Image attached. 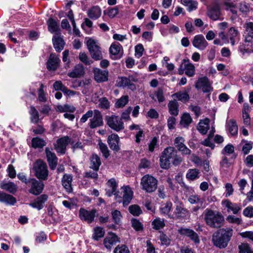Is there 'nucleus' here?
I'll use <instances>...</instances> for the list:
<instances>
[{"label": "nucleus", "mask_w": 253, "mask_h": 253, "mask_svg": "<svg viewBox=\"0 0 253 253\" xmlns=\"http://www.w3.org/2000/svg\"><path fill=\"white\" fill-rule=\"evenodd\" d=\"M182 161L180 156L177 155L176 150L172 147H168L163 151L160 157V165L163 169H168L172 163L177 166Z\"/></svg>", "instance_id": "f257e3e1"}, {"label": "nucleus", "mask_w": 253, "mask_h": 253, "mask_svg": "<svg viewBox=\"0 0 253 253\" xmlns=\"http://www.w3.org/2000/svg\"><path fill=\"white\" fill-rule=\"evenodd\" d=\"M233 229L231 228H220L212 236L213 245L219 249L225 248L233 235Z\"/></svg>", "instance_id": "f03ea898"}, {"label": "nucleus", "mask_w": 253, "mask_h": 253, "mask_svg": "<svg viewBox=\"0 0 253 253\" xmlns=\"http://www.w3.org/2000/svg\"><path fill=\"white\" fill-rule=\"evenodd\" d=\"M204 220L212 228H220L224 223L223 216L218 211L207 209L204 211Z\"/></svg>", "instance_id": "7ed1b4c3"}, {"label": "nucleus", "mask_w": 253, "mask_h": 253, "mask_svg": "<svg viewBox=\"0 0 253 253\" xmlns=\"http://www.w3.org/2000/svg\"><path fill=\"white\" fill-rule=\"evenodd\" d=\"M141 189L148 193H151L156 190L158 187V180L149 174L144 175L141 179Z\"/></svg>", "instance_id": "20e7f679"}, {"label": "nucleus", "mask_w": 253, "mask_h": 253, "mask_svg": "<svg viewBox=\"0 0 253 253\" xmlns=\"http://www.w3.org/2000/svg\"><path fill=\"white\" fill-rule=\"evenodd\" d=\"M33 169L35 176L41 180H45L47 179L48 170L45 163L41 160H37L33 165Z\"/></svg>", "instance_id": "39448f33"}, {"label": "nucleus", "mask_w": 253, "mask_h": 253, "mask_svg": "<svg viewBox=\"0 0 253 253\" xmlns=\"http://www.w3.org/2000/svg\"><path fill=\"white\" fill-rule=\"evenodd\" d=\"M178 71V74L180 75H183L184 72L187 76L192 77L195 74V67L192 63L189 62V59H184L182 60Z\"/></svg>", "instance_id": "423d86ee"}, {"label": "nucleus", "mask_w": 253, "mask_h": 253, "mask_svg": "<svg viewBox=\"0 0 253 253\" xmlns=\"http://www.w3.org/2000/svg\"><path fill=\"white\" fill-rule=\"evenodd\" d=\"M105 120L107 125L116 131H119L124 128V123L118 116H106Z\"/></svg>", "instance_id": "0eeeda50"}, {"label": "nucleus", "mask_w": 253, "mask_h": 253, "mask_svg": "<svg viewBox=\"0 0 253 253\" xmlns=\"http://www.w3.org/2000/svg\"><path fill=\"white\" fill-rule=\"evenodd\" d=\"M88 49L91 57L95 60H99L103 58L100 47L97 44L96 42L89 39L86 42Z\"/></svg>", "instance_id": "6e6552de"}, {"label": "nucleus", "mask_w": 253, "mask_h": 253, "mask_svg": "<svg viewBox=\"0 0 253 253\" xmlns=\"http://www.w3.org/2000/svg\"><path fill=\"white\" fill-rule=\"evenodd\" d=\"M197 89H201L203 92L209 93L213 90L211 84L207 77H203L198 79L195 84Z\"/></svg>", "instance_id": "1a4fd4ad"}, {"label": "nucleus", "mask_w": 253, "mask_h": 253, "mask_svg": "<svg viewBox=\"0 0 253 253\" xmlns=\"http://www.w3.org/2000/svg\"><path fill=\"white\" fill-rule=\"evenodd\" d=\"M108 188L106 189V194L108 197H111L113 195H115L116 199H119L118 201L121 202V196L119 195V192L117 191L118 186L117 182L114 178L109 179L107 182Z\"/></svg>", "instance_id": "9d476101"}, {"label": "nucleus", "mask_w": 253, "mask_h": 253, "mask_svg": "<svg viewBox=\"0 0 253 253\" xmlns=\"http://www.w3.org/2000/svg\"><path fill=\"white\" fill-rule=\"evenodd\" d=\"M70 142V139L68 136H63L59 138L54 144L55 150L58 153L65 154L66 147Z\"/></svg>", "instance_id": "9b49d317"}, {"label": "nucleus", "mask_w": 253, "mask_h": 253, "mask_svg": "<svg viewBox=\"0 0 253 253\" xmlns=\"http://www.w3.org/2000/svg\"><path fill=\"white\" fill-rule=\"evenodd\" d=\"M103 125V118L101 112L98 110H94V115L89 120V126L91 128H95L101 126Z\"/></svg>", "instance_id": "f8f14e48"}, {"label": "nucleus", "mask_w": 253, "mask_h": 253, "mask_svg": "<svg viewBox=\"0 0 253 253\" xmlns=\"http://www.w3.org/2000/svg\"><path fill=\"white\" fill-rule=\"evenodd\" d=\"M188 213V210L184 207L182 204L180 203L176 206L173 214L169 215V217L171 219H180L184 218Z\"/></svg>", "instance_id": "ddd939ff"}, {"label": "nucleus", "mask_w": 253, "mask_h": 253, "mask_svg": "<svg viewBox=\"0 0 253 253\" xmlns=\"http://www.w3.org/2000/svg\"><path fill=\"white\" fill-rule=\"evenodd\" d=\"M29 183L31 184V188L29 190L30 193L35 195H38L42 192L44 184L42 182L38 181L36 179L32 178L29 180Z\"/></svg>", "instance_id": "4468645a"}, {"label": "nucleus", "mask_w": 253, "mask_h": 253, "mask_svg": "<svg viewBox=\"0 0 253 253\" xmlns=\"http://www.w3.org/2000/svg\"><path fill=\"white\" fill-rule=\"evenodd\" d=\"M178 233L182 236L189 237L196 244H198L200 243L198 234L192 229L182 227L178 230Z\"/></svg>", "instance_id": "2eb2a0df"}, {"label": "nucleus", "mask_w": 253, "mask_h": 253, "mask_svg": "<svg viewBox=\"0 0 253 253\" xmlns=\"http://www.w3.org/2000/svg\"><path fill=\"white\" fill-rule=\"evenodd\" d=\"M193 45L201 50H204L208 45V43L202 35H196L192 41Z\"/></svg>", "instance_id": "dca6fc26"}, {"label": "nucleus", "mask_w": 253, "mask_h": 253, "mask_svg": "<svg viewBox=\"0 0 253 253\" xmlns=\"http://www.w3.org/2000/svg\"><path fill=\"white\" fill-rule=\"evenodd\" d=\"M107 142L111 150L115 152L120 150L119 146L120 138L118 134H112L110 135L107 139Z\"/></svg>", "instance_id": "f3484780"}, {"label": "nucleus", "mask_w": 253, "mask_h": 253, "mask_svg": "<svg viewBox=\"0 0 253 253\" xmlns=\"http://www.w3.org/2000/svg\"><path fill=\"white\" fill-rule=\"evenodd\" d=\"M208 16L212 20L215 21L219 19L221 15V10L217 4H213L208 9Z\"/></svg>", "instance_id": "a211bd4d"}, {"label": "nucleus", "mask_w": 253, "mask_h": 253, "mask_svg": "<svg viewBox=\"0 0 253 253\" xmlns=\"http://www.w3.org/2000/svg\"><path fill=\"white\" fill-rule=\"evenodd\" d=\"M94 78L97 83L106 82L108 80V71L107 70H101L99 68L93 69Z\"/></svg>", "instance_id": "6ab92c4d"}, {"label": "nucleus", "mask_w": 253, "mask_h": 253, "mask_svg": "<svg viewBox=\"0 0 253 253\" xmlns=\"http://www.w3.org/2000/svg\"><path fill=\"white\" fill-rule=\"evenodd\" d=\"M95 211L92 210L90 211L81 209L79 211V216L82 220L91 223L94 220L95 215Z\"/></svg>", "instance_id": "aec40b11"}, {"label": "nucleus", "mask_w": 253, "mask_h": 253, "mask_svg": "<svg viewBox=\"0 0 253 253\" xmlns=\"http://www.w3.org/2000/svg\"><path fill=\"white\" fill-rule=\"evenodd\" d=\"M123 196V204L124 207L127 206L130 202L133 197V192L130 188L128 186H123L122 187Z\"/></svg>", "instance_id": "412c9836"}, {"label": "nucleus", "mask_w": 253, "mask_h": 253, "mask_svg": "<svg viewBox=\"0 0 253 253\" xmlns=\"http://www.w3.org/2000/svg\"><path fill=\"white\" fill-rule=\"evenodd\" d=\"M45 151L49 166L51 169L53 170L56 168L57 164V158L48 148H46Z\"/></svg>", "instance_id": "4be33fe9"}, {"label": "nucleus", "mask_w": 253, "mask_h": 253, "mask_svg": "<svg viewBox=\"0 0 253 253\" xmlns=\"http://www.w3.org/2000/svg\"><path fill=\"white\" fill-rule=\"evenodd\" d=\"M60 59L54 54H51L47 62V68L51 71L57 69L60 63Z\"/></svg>", "instance_id": "5701e85b"}, {"label": "nucleus", "mask_w": 253, "mask_h": 253, "mask_svg": "<svg viewBox=\"0 0 253 253\" xmlns=\"http://www.w3.org/2000/svg\"><path fill=\"white\" fill-rule=\"evenodd\" d=\"M119 242L118 237L114 234H110L106 237L103 241V244L106 249L110 250L112 247Z\"/></svg>", "instance_id": "b1692460"}, {"label": "nucleus", "mask_w": 253, "mask_h": 253, "mask_svg": "<svg viewBox=\"0 0 253 253\" xmlns=\"http://www.w3.org/2000/svg\"><path fill=\"white\" fill-rule=\"evenodd\" d=\"M117 84L120 87H127L131 90L136 89V86L134 84H132L126 77H120L117 81Z\"/></svg>", "instance_id": "393cba45"}, {"label": "nucleus", "mask_w": 253, "mask_h": 253, "mask_svg": "<svg viewBox=\"0 0 253 253\" xmlns=\"http://www.w3.org/2000/svg\"><path fill=\"white\" fill-rule=\"evenodd\" d=\"M226 126L227 130L232 136H235L237 134L238 127L235 120L230 119L226 120Z\"/></svg>", "instance_id": "a878e982"}, {"label": "nucleus", "mask_w": 253, "mask_h": 253, "mask_svg": "<svg viewBox=\"0 0 253 253\" xmlns=\"http://www.w3.org/2000/svg\"><path fill=\"white\" fill-rule=\"evenodd\" d=\"M123 48L122 45L119 43H112L109 48L110 53L117 58H120L123 55Z\"/></svg>", "instance_id": "bb28decb"}, {"label": "nucleus", "mask_w": 253, "mask_h": 253, "mask_svg": "<svg viewBox=\"0 0 253 253\" xmlns=\"http://www.w3.org/2000/svg\"><path fill=\"white\" fill-rule=\"evenodd\" d=\"M73 177L71 175L65 174L62 178V184L67 192L71 193L72 192V182Z\"/></svg>", "instance_id": "cd10ccee"}, {"label": "nucleus", "mask_w": 253, "mask_h": 253, "mask_svg": "<svg viewBox=\"0 0 253 253\" xmlns=\"http://www.w3.org/2000/svg\"><path fill=\"white\" fill-rule=\"evenodd\" d=\"M87 15L91 19L96 20L101 16V9L98 6H93L88 9Z\"/></svg>", "instance_id": "c85d7f7f"}, {"label": "nucleus", "mask_w": 253, "mask_h": 253, "mask_svg": "<svg viewBox=\"0 0 253 253\" xmlns=\"http://www.w3.org/2000/svg\"><path fill=\"white\" fill-rule=\"evenodd\" d=\"M47 198L48 196L46 195L42 194L34 202L30 203V206L40 210L43 207V204L47 201Z\"/></svg>", "instance_id": "c756f323"}, {"label": "nucleus", "mask_w": 253, "mask_h": 253, "mask_svg": "<svg viewBox=\"0 0 253 253\" xmlns=\"http://www.w3.org/2000/svg\"><path fill=\"white\" fill-rule=\"evenodd\" d=\"M0 188L1 189L7 191L11 194H15L17 191V186L13 182H9L7 183L1 182L0 184Z\"/></svg>", "instance_id": "7c9ffc66"}, {"label": "nucleus", "mask_w": 253, "mask_h": 253, "mask_svg": "<svg viewBox=\"0 0 253 253\" xmlns=\"http://www.w3.org/2000/svg\"><path fill=\"white\" fill-rule=\"evenodd\" d=\"M210 120L206 118L203 120H200L197 126V129L202 134L207 133L210 128Z\"/></svg>", "instance_id": "2f4dec72"}, {"label": "nucleus", "mask_w": 253, "mask_h": 253, "mask_svg": "<svg viewBox=\"0 0 253 253\" xmlns=\"http://www.w3.org/2000/svg\"><path fill=\"white\" fill-rule=\"evenodd\" d=\"M54 47L57 52H60L63 49L65 42L62 38L58 36H54L52 38Z\"/></svg>", "instance_id": "473e14b6"}, {"label": "nucleus", "mask_w": 253, "mask_h": 253, "mask_svg": "<svg viewBox=\"0 0 253 253\" xmlns=\"http://www.w3.org/2000/svg\"><path fill=\"white\" fill-rule=\"evenodd\" d=\"M84 74V69L82 65H77L75 67L72 72L68 73V76L70 78H79Z\"/></svg>", "instance_id": "72a5a7b5"}, {"label": "nucleus", "mask_w": 253, "mask_h": 253, "mask_svg": "<svg viewBox=\"0 0 253 253\" xmlns=\"http://www.w3.org/2000/svg\"><path fill=\"white\" fill-rule=\"evenodd\" d=\"M222 203L229 210L232 211L234 214H237L241 210L239 205L233 204L228 200L223 201Z\"/></svg>", "instance_id": "f704fd0d"}, {"label": "nucleus", "mask_w": 253, "mask_h": 253, "mask_svg": "<svg viewBox=\"0 0 253 253\" xmlns=\"http://www.w3.org/2000/svg\"><path fill=\"white\" fill-rule=\"evenodd\" d=\"M101 164L100 157L96 154H92L90 159V168L97 171Z\"/></svg>", "instance_id": "c9c22d12"}, {"label": "nucleus", "mask_w": 253, "mask_h": 253, "mask_svg": "<svg viewBox=\"0 0 253 253\" xmlns=\"http://www.w3.org/2000/svg\"><path fill=\"white\" fill-rule=\"evenodd\" d=\"M181 3L187 7V10L191 12L197 8L198 2L195 0H181Z\"/></svg>", "instance_id": "e433bc0d"}, {"label": "nucleus", "mask_w": 253, "mask_h": 253, "mask_svg": "<svg viewBox=\"0 0 253 253\" xmlns=\"http://www.w3.org/2000/svg\"><path fill=\"white\" fill-rule=\"evenodd\" d=\"M200 171L197 169H188L186 177L189 180L193 181L200 177Z\"/></svg>", "instance_id": "4c0bfd02"}, {"label": "nucleus", "mask_w": 253, "mask_h": 253, "mask_svg": "<svg viewBox=\"0 0 253 253\" xmlns=\"http://www.w3.org/2000/svg\"><path fill=\"white\" fill-rule=\"evenodd\" d=\"M29 113L31 122L34 124H38L40 120L39 113L34 106H30Z\"/></svg>", "instance_id": "58836bf2"}, {"label": "nucleus", "mask_w": 253, "mask_h": 253, "mask_svg": "<svg viewBox=\"0 0 253 253\" xmlns=\"http://www.w3.org/2000/svg\"><path fill=\"white\" fill-rule=\"evenodd\" d=\"M168 108L170 114L174 116L178 114V103L176 100L170 101L168 104Z\"/></svg>", "instance_id": "ea45409f"}, {"label": "nucleus", "mask_w": 253, "mask_h": 253, "mask_svg": "<svg viewBox=\"0 0 253 253\" xmlns=\"http://www.w3.org/2000/svg\"><path fill=\"white\" fill-rule=\"evenodd\" d=\"M172 207V204L171 202H167L166 203L163 204L160 209V213L163 215H167L169 216Z\"/></svg>", "instance_id": "a19ab883"}, {"label": "nucleus", "mask_w": 253, "mask_h": 253, "mask_svg": "<svg viewBox=\"0 0 253 253\" xmlns=\"http://www.w3.org/2000/svg\"><path fill=\"white\" fill-rule=\"evenodd\" d=\"M173 96L183 103L188 101L190 99L189 95L186 91H178L173 94Z\"/></svg>", "instance_id": "79ce46f5"}, {"label": "nucleus", "mask_w": 253, "mask_h": 253, "mask_svg": "<svg viewBox=\"0 0 253 253\" xmlns=\"http://www.w3.org/2000/svg\"><path fill=\"white\" fill-rule=\"evenodd\" d=\"M46 143L42 138L39 137H34L32 140V146L33 148H42L45 146Z\"/></svg>", "instance_id": "37998d69"}, {"label": "nucleus", "mask_w": 253, "mask_h": 253, "mask_svg": "<svg viewBox=\"0 0 253 253\" xmlns=\"http://www.w3.org/2000/svg\"><path fill=\"white\" fill-rule=\"evenodd\" d=\"M48 28L51 33H54L59 29V25L57 21L52 18H50L47 22Z\"/></svg>", "instance_id": "c03bdc74"}, {"label": "nucleus", "mask_w": 253, "mask_h": 253, "mask_svg": "<svg viewBox=\"0 0 253 253\" xmlns=\"http://www.w3.org/2000/svg\"><path fill=\"white\" fill-rule=\"evenodd\" d=\"M111 215L112 219L115 223L118 225L121 223V220L123 216L119 211L117 210L112 211H111Z\"/></svg>", "instance_id": "a18cd8bd"}, {"label": "nucleus", "mask_w": 253, "mask_h": 253, "mask_svg": "<svg viewBox=\"0 0 253 253\" xmlns=\"http://www.w3.org/2000/svg\"><path fill=\"white\" fill-rule=\"evenodd\" d=\"M153 228L156 230L163 228L165 226V220L160 218L155 219L152 222Z\"/></svg>", "instance_id": "49530a36"}, {"label": "nucleus", "mask_w": 253, "mask_h": 253, "mask_svg": "<svg viewBox=\"0 0 253 253\" xmlns=\"http://www.w3.org/2000/svg\"><path fill=\"white\" fill-rule=\"evenodd\" d=\"M128 210L129 212L134 216H139L142 212L140 207L137 205L130 206Z\"/></svg>", "instance_id": "de8ad7c7"}, {"label": "nucleus", "mask_w": 253, "mask_h": 253, "mask_svg": "<svg viewBox=\"0 0 253 253\" xmlns=\"http://www.w3.org/2000/svg\"><path fill=\"white\" fill-rule=\"evenodd\" d=\"M238 253H253V251L247 243H242L238 246Z\"/></svg>", "instance_id": "09e8293b"}, {"label": "nucleus", "mask_w": 253, "mask_h": 253, "mask_svg": "<svg viewBox=\"0 0 253 253\" xmlns=\"http://www.w3.org/2000/svg\"><path fill=\"white\" fill-rule=\"evenodd\" d=\"M98 146L100 150L103 154V156L106 159L107 158L110 156V152L107 146L105 143L100 141L98 143Z\"/></svg>", "instance_id": "8fccbe9b"}, {"label": "nucleus", "mask_w": 253, "mask_h": 253, "mask_svg": "<svg viewBox=\"0 0 253 253\" xmlns=\"http://www.w3.org/2000/svg\"><path fill=\"white\" fill-rule=\"evenodd\" d=\"M44 85L41 84L40 87L38 90V100L40 102H45L47 101V98L45 96V94L43 91Z\"/></svg>", "instance_id": "3c124183"}, {"label": "nucleus", "mask_w": 253, "mask_h": 253, "mask_svg": "<svg viewBox=\"0 0 253 253\" xmlns=\"http://www.w3.org/2000/svg\"><path fill=\"white\" fill-rule=\"evenodd\" d=\"M53 86L54 88L56 90H60L62 91L63 92H66L67 91H70V92H72L73 93H74V91H70L69 90H68V88L65 86H64L62 84V82L60 81H56L54 83Z\"/></svg>", "instance_id": "603ef678"}, {"label": "nucleus", "mask_w": 253, "mask_h": 253, "mask_svg": "<svg viewBox=\"0 0 253 253\" xmlns=\"http://www.w3.org/2000/svg\"><path fill=\"white\" fill-rule=\"evenodd\" d=\"M105 231L103 229L100 227H97L94 229L93 239L98 240L99 238L104 236Z\"/></svg>", "instance_id": "864d4df0"}, {"label": "nucleus", "mask_w": 253, "mask_h": 253, "mask_svg": "<svg viewBox=\"0 0 253 253\" xmlns=\"http://www.w3.org/2000/svg\"><path fill=\"white\" fill-rule=\"evenodd\" d=\"M128 102V96L127 95H124L117 101L116 106L118 108H122L124 107Z\"/></svg>", "instance_id": "5fc2aeb1"}, {"label": "nucleus", "mask_w": 253, "mask_h": 253, "mask_svg": "<svg viewBox=\"0 0 253 253\" xmlns=\"http://www.w3.org/2000/svg\"><path fill=\"white\" fill-rule=\"evenodd\" d=\"M192 120L189 114L184 113L181 118L180 123L184 126L186 127L191 123Z\"/></svg>", "instance_id": "6e6d98bb"}, {"label": "nucleus", "mask_w": 253, "mask_h": 253, "mask_svg": "<svg viewBox=\"0 0 253 253\" xmlns=\"http://www.w3.org/2000/svg\"><path fill=\"white\" fill-rule=\"evenodd\" d=\"M238 35V31L234 28H231L228 32V35L230 38V42L232 45L235 44V38L237 37Z\"/></svg>", "instance_id": "4d7b16f0"}, {"label": "nucleus", "mask_w": 253, "mask_h": 253, "mask_svg": "<svg viewBox=\"0 0 253 253\" xmlns=\"http://www.w3.org/2000/svg\"><path fill=\"white\" fill-rule=\"evenodd\" d=\"M16 199L12 195L7 194L2 203L8 205H14L16 203Z\"/></svg>", "instance_id": "13d9d810"}, {"label": "nucleus", "mask_w": 253, "mask_h": 253, "mask_svg": "<svg viewBox=\"0 0 253 253\" xmlns=\"http://www.w3.org/2000/svg\"><path fill=\"white\" fill-rule=\"evenodd\" d=\"M224 4L225 6L226 10L230 11L233 14H237V10L236 6L233 3L225 2Z\"/></svg>", "instance_id": "bf43d9fd"}, {"label": "nucleus", "mask_w": 253, "mask_h": 253, "mask_svg": "<svg viewBox=\"0 0 253 253\" xmlns=\"http://www.w3.org/2000/svg\"><path fill=\"white\" fill-rule=\"evenodd\" d=\"M79 59L85 65H90L92 63V60L89 59L88 57L84 52H81L80 53Z\"/></svg>", "instance_id": "052dcab7"}, {"label": "nucleus", "mask_w": 253, "mask_h": 253, "mask_svg": "<svg viewBox=\"0 0 253 253\" xmlns=\"http://www.w3.org/2000/svg\"><path fill=\"white\" fill-rule=\"evenodd\" d=\"M129 251L125 245H118L114 250V253H129Z\"/></svg>", "instance_id": "680f3d73"}, {"label": "nucleus", "mask_w": 253, "mask_h": 253, "mask_svg": "<svg viewBox=\"0 0 253 253\" xmlns=\"http://www.w3.org/2000/svg\"><path fill=\"white\" fill-rule=\"evenodd\" d=\"M99 107L107 109L110 107V103L106 97H102L99 99Z\"/></svg>", "instance_id": "e2e57ef3"}, {"label": "nucleus", "mask_w": 253, "mask_h": 253, "mask_svg": "<svg viewBox=\"0 0 253 253\" xmlns=\"http://www.w3.org/2000/svg\"><path fill=\"white\" fill-rule=\"evenodd\" d=\"M213 133H210L207 139H206L204 141L201 142L202 144L206 146L210 147V148H211V149H213L215 146L214 144L212 143L210 140L211 138H212L213 136Z\"/></svg>", "instance_id": "0e129e2a"}, {"label": "nucleus", "mask_w": 253, "mask_h": 253, "mask_svg": "<svg viewBox=\"0 0 253 253\" xmlns=\"http://www.w3.org/2000/svg\"><path fill=\"white\" fill-rule=\"evenodd\" d=\"M132 111V108L131 107H128L126 110H125L122 114L121 120H124L125 121H128L130 120V113Z\"/></svg>", "instance_id": "69168bd1"}, {"label": "nucleus", "mask_w": 253, "mask_h": 253, "mask_svg": "<svg viewBox=\"0 0 253 253\" xmlns=\"http://www.w3.org/2000/svg\"><path fill=\"white\" fill-rule=\"evenodd\" d=\"M225 192L224 193L225 197H228L233 194L234 189L232 185L230 183H227L225 186Z\"/></svg>", "instance_id": "338daca9"}, {"label": "nucleus", "mask_w": 253, "mask_h": 253, "mask_svg": "<svg viewBox=\"0 0 253 253\" xmlns=\"http://www.w3.org/2000/svg\"><path fill=\"white\" fill-rule=\"evenodd\" d=\"M252 185L250 191L246 194L247 200L250 202H253V172L252 173Z\"/></svg>", "instance_id": "774afa93"}]
</instances>
